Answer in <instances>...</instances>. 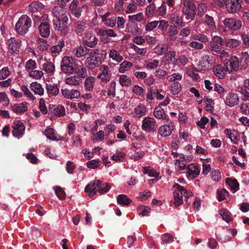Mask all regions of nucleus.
I'll return each mask as SVG.
<instances>
[{"label":"nucleus","mask_w":249,"mask_h":249,"mask_svg":"<svg viewBox=\"0 0 249 249\" xmlns=\"http://www.w3.org/2000/svg\"><path fill=\"white\" fill-rule=\"evenodd\" d=\"M177 33V27L175 26H170L167 32V36H168L169 40L170 41H174L175 38L174 36L176 35Z\"/></svg>","instance_id":"obj_57"},{"label":"nucleus","mask_w":249,"mask_h":249,"mask_svg":"<svg viewBox=\"0 0 249 249\" xmlns=\"http://www.w3.org/2000/svg\"><path fill=\"white\" fill-rule=\"evenodd\" d=\"M157 128L156 121L154 118L150 117H145L142 121V128L147 132H156Z\"/></svg>","instance_id":"obj_11"},{"label":"nucleus","mask_w":249,"mask_h":249,"mask_svg":"<svg viewBox=\"0 0 249 249\" xmlns=\"http://www.w3.org/2000/svg\"><path fill=\"white\" fill-rule=\"evenodd\" d=\"M38 30L42 37L47 38L50 36V29L48 22H41L38 27Z\"/></svg>","instance_id":"obj_27"},{"label":"nucleus","mask_w":249,"mask_h":249,"mask_svg":"<svg viewBox=\"0 0 249 249\" xmlns=\"http://www.w3.org/2000/svg\"><path fill=\"white\" fill-rule=\"evenodd\" d=\"M52 13L56 20L67 23L68 21V17L67 11L65 8L61 6H56L52 9Z\"/></svg>","instance_id":"obj_10"},{"label":"nucleus","mask_w":249,"mask_h":249,"mask_svg":"<svg viewBox=\"0 0 249 249\" xmlns=\"http://www.w3.org/2000/svg\"><path fill=\"white\" fill-rule=\"evenodd\" d=\"M99 70L100 72L98 74L97 77L102 81H108L110 76L108 67L105 65H101Z\"/></svg>","instance_id":"obj_23"},{"label":"nucleus","mask_w":249,"mask_h":249,"mask_svg":"<svg viewBox=\"0 0 249 249\" xmlns=\"http://www.w3.org/2000/svg\"><path fill=\"white\" fill-rule=\"evenodd\" d=\"M125 157V154L124 153L117 150L115 154H114L111 159L116 162H122L124 159Z\"/></svg>","instance_id":"obj_59"},{"label":"nucleus","mask_w":249,"mask_h":249,"mask_svg":"<svg viewBox=\"0 0 249 249\" xmlns=\"http://www.w3.org/2000/svg\"><path fill=\"white\" fill-rule=\"evenodd\" d=\"M147 109L146 106L142 103H139L131 113L134 118H140L146 115Z\"/></svg>","instance_id":"obj_16"},{"label":"nucleus","mask_w":249,"mask_h":249,"mask_svg":"<svg viewBox=\"0 0 249 249\" xmlns=\"http://www.w3.org/2000/svg\"><path fill=\"white\" fill-rule=\"evenodd\" d=\"M12 110L15 113H22L28 110L26 103L22 102L19 104H14L12 106Z\"/></svg>","instance_id":"obj_32"},{"label":"nucleus","mask_w":249,"mask_h":249,"mask_svg":"<svg viewBox=\"0 0 249 249\" xmlns=\"http://www.w3.org/2000/svg\"><path fill=\"white\" fill-rule=\"evenodd\" d=\"M65 45V42L63 40H60L57 44L53 46L51 48V52L53 53H59Z\"/></svg>","instance_id":"obj_58"},{"label":"nucleus","mask_w":249,"mask_h":249,"mask_svg":"<svg viewBox=\"0 0 249 249\" xmlns=\"http://www.w3.org/2000/svg\"><path fill=\"white\" fill-rule=\"evenodd\" d=\"M30 88L35 94L42 96L44 94V90L41 85L37 82L31 83Z\"/></svg>","instance_id":"obj_30"},{"label":"nucleus","mask_w":249,"mask_h":249,"mask_svg":"<svg viewBox=\"0 0 249 249\" xmlns=\"http://www.w3.org/2000/svg\"><path fill=\"white\" fill-rule=\"evenodd\" d=\"M100 17L102 22L105 25L111 28L115 26L116 18L115 17L111 15L110 13L106 12L104 14L101 15Z\"/></svg>","instance_id":"obj_19"},{"label":"nucleus","mask_w":249,"mask_h":249,"mask_svg":"<svg viewBox=\"0 0 249 249\" xmlns=\"http://www.w3.org/2000/svg\"><path fill=\"white\" fill-rule=\"evenodd\" d=\"M182 12L187 19H193L196 13V6L193 0H183Z\"/></svg>","instance_id":"obj_8"},{"label":"nucleus","mask_w":249,"mask_h":249,"mask_svg":"<svg viewBox=\"0 0 249 249\" xmlns=\"http://www.w3.org/2000/svg\"><path fill=\"white\" fill-rule=\"evenodd\" d=\"M142 172L144 174H147L148 176L151 177H156L159 175V173L151 167H144Z\"/></svg>","instance_id":"obj_64"},{"label":"nucleus","mask_w":249,"mask_h":249,"mask_svg":"<svg viewBox=\"0 0 249 249\" xmlns=\"http://www.w3.org/2000/svg\"><path fill=\"white\" fill-rule=\"evenodd\" d=\"M170 21L172 23H175L181 27L185 26V23L182 21V17L178 13H174L172 14Z\"/></svg>","instance_id":"obj_43"},{"label":"nucleus","mask_w":249,"mask_h":249,"mask_svg":"<svg viewBox=\"0 0 249 249\" xmlns=\"http://www.w3.org/2000/svg\"><path fill=\"white\" fill-rule=\"evenodd\" d=\"M241 0H230L226 4V9L231 13H234L241 8Z\"/></svg>","instance_id":"obj_20"},{"label":"nucleus","mask_w":249,"mask_h":249,"mask_svg":"<svg viewBox=\"0 0 249 249\" xmlns=\"http://www.w3.org/2000/svg\"><path fill=\"white\" fill-rule=\"evenodd\" d=\"M86 23L82 21H78L74 24L73 29L77 34H80L84 32L86 29Z\"/></svg>","instance_id":"obj_50"},{"label":"nucleus","mask_w":249,"mask_h":249,"mask_svg":"<svg viewBox=\"0 0 249 249\" xmlns=\"http://www.w3.org/2000/svg\"><path fill=\"white\" fill-rule=\"evenodd\" d=\"M213 71L216 77L218 79H222L226 76V72L227 71L225 67H223L221 64H218L213 68Z\"/></svg>","instance_id":"obj_26"},{"label":"nucleus","mask_w":249,"mask_h":249,"mask_svg":"<svg viewBox=\"0 0 249 249\" xmlns=\"http://www.w3.org/2000/svg\"><path fill=\"white\" fill-rule=\"evenodd\" d=\"M167 56L168 57L167 61L170 62V63L173 65L177 64L178 59L176 57V53L175 51H170Z\"/></svg>","instance_id":"obj_61"},{"label":"nucleus","mask_w":249,"mask_h":249,"mask_svg":"<svg viewBox=\"0 0 249 249\" xmlns=\"http://www.w3.org/2000/svg\"><path fill=\"white\" fill-rule=\"evenodd\" d=\"M174 198L170 202V205L177 207L183 203V196L185 199L191 196L192 193L187 191L183 187L176 183L173 186Z\"/></svg>","instance_id":"obj_2"},{"label":"nucleus","mask_w":249,"mask_h":249,"mask_svg":"<svg viewBox=\"0 0 249 249\" xmlns=\"http://www.w3.org/2000/svg\"><path fill=\"white\" fill-rule=\"evenodd\" d=\"M25 128L23 123L20 120L14 121L13 126V135L18 139L21 138L24 133Z\"/></svg>","instance_id":"obj_15"},{"label":"nucleus","mask_w":249,"mask_h":249,"mask_svg":"<svg viewBox=\"0 0 249 249\" xmlns=\"http://www.w3.org/2000/svg\"><path fill=\"white\" fill-rule=\"evenodd\" d=\"M44 134L48 139L51 140L58 141L60 140L59 138H57L58 135L56 133L54 129L53 128H46L44 131Z\"/></svg>","instance_id":"obj_37"},{"label":"nucleus","mask_w":249,"mask_h":249,"mask_svg":"<svg viewBox=\"0 0 249 249\" xmlns=\"http://www.w3.org/2000/svg\"><path fill=\"white\" fill-rule=\"evenodd\" d=\"M214 60L213 56L205 54L201 57L198 67L201 71L208 70L214 63Z\"/></svg>","instance_id":"obj_13"},{"label":"nucleus","mask_w":249,"mask_h":249,"mask_svg":"<svg viewBox=\"0 0 249 249\" xmlns=\"http://www.w3.org/2000/svg\"><path fill=\"white\" fill-rule=\"evenodd\" d=\"M76 66L77 64L73 57L65 56L63 58L61 64V70L63 72L71 74L75 70L77 71L79 69V68H77Z\"/></svg>","instance_id":"obj_6"},{"label":"nucleus","mask_w":249,"mask_h":249,"mask_svg":"<svg viewBox=\"0 0 249 249\" xmlns=\"http://www.w3.org/2000/svg\"><path fill=\"white\" fill-rule=\"evenodd\" d=\"M181 85L179 82L173 83L169 87L171 93L174 95L178 94L181 90Z\"/></svg>","instance_id":"obj_46"},{"label":"nucleus","mask_w":249,"mask_h":249,"mask_svg":"<svg viewBox=\"0 0 249 249\" xmlns=\"http://www.w3.org/2000/svg\"><path fill=\"white\" fill-rule=\"evenodd\" d=\"M168 82L171 83L178 82L182 79V74L180 73H173L167 77Z\"/></svg>","instance_id":"obj_54"},{"label":"nucleus","mask_w":249,"mask_h":249,"mask_svg":"<svg viewBox=\"0 0 249 249\" xmlns=\"http://www.w3.org/2000/svg\"><path fill=\"white\" fill-rule=\"evenodd\" d=\"M216 193L217 199L219 201L226 199L229 195L228 191L225 189L217 190Z\"/></svg>","instance_id":"obj_63"},{"label":"nucleus","mask_w":249,"mask_h":249,"mask_svg":"<svg viewBox=\"0 0 249 249\" xmlns=\"http://www.w3.org/2000/svg\"><path fill=\"white\" fill-rule=\"evenodd\" d=\"M62 94L66 98L70 99L77 98L80 95V91L77 89H61Z\"/></svg>","instance_id":"obj_24"},{"label":"nucleus","mask_w":249,"mask_h":249,"mask_svg":"<svg viewBox=\"0 0 249 249\" xmlns=\"http://www.w3.org/2000/svg\"><path fill=\"white\" fill-rule=\"evenodd\" d=\"M219 213L222 217L223 220L225 221L226 222H229L232 220V215L231 213L226 209H222L220 210Z\"/></svg>","instance_id":"obj_47"},{"label":"nucleus","mask_w":249,"mask_h":249,"mask_svg":"<svg viewBox=\"0 0 249 249\" xmlns=\"http://www.w3.org/2000/svg\"><path fill=\"white\" fill-rule=\"evenodd\" d=\"M118 203L122 206L128 205L131 203V200L124 194L119 195L117 197Z\"/></svg>","instance_id":"obj_56"},{"label":"nucleus","mask_w":249,"mask_h":249,"mask_svg":"<svg viewBox=\"0 0 249 249\" xmlns=\"http://www.w3.org/2000/svg\"><path fill=\"white\" fill-rule=\"evenodd\" d=\"M54 28L55 30L60 31L61 33L65 36L68 34L69 32V28L67 26V23L62 22L56 20L55 21L54 20L53 21Z\"/></svg>","instance_id":"obj_25"},{"label":"nucleus","mask_w":249,"mask_h":249,"mask_svg":"<svg viewBox=\"0 0 249 249\" xmlns=\"http://www.w3.org/2000/svg\"><path fill=\"white\" fill-rule=\"evenodd\" d=\"M224 26L231 31L239 30L242 26V22L240 19L234 18H226L222 20Z\"/></svg>","instance_id":"obj_12"},{"label":"nucleus","mask_w":249,"mask_h":249,"mask_svg":"<svg viewBox=\"0 0 249 249\" xmlns=\"http://www.w3.org/2000/svg\"><path fill=\"white\" fill-rule=\"evenodd\" d=\"M226 183L229 185L231 190L233 193L236 192L239 189V183L236 179H231L228 178Z\"/></svg>","instance_id":"obj_52"},{"label":"nucleus","mask_w":249,"mask_h":249,"mask_svg":"<svg viewBox=\"0 0 249 249\" xmlns=\"http://www.w3.org/2000/svg\"><path fill=\"white\" fill-rule=\"evenodd\" d=\"M132 91L134 94L139 97H144L145 95V89L138 85H134Z\"/></svg>","instance_id":"obj_51"},{"label":"nucleus","mask_w":249,"mask_h":249,"mask_svg":"<svg viewBox=\"0 0 249 249\" xmlns=\"http://www.w3.org/2000/svg\"><path fill=\"white\" fill-rule=\"evenodd\" d=\"M168 49V45L166 43H159L154 49V53L158 55L164 54Z\"/></svg>","instance_id":"obj_34"},{"label":"nucleus","mask_w":249,"mask_h":249,"mask_svg":"<svg viewBox=\"0 0 249 249\" xmlns=\"http://www.w3.org/2000/svg\"><path fill=\"white\" fill-rule=\"evenodd\" d=\"M109 56L113 60L118 63L121 62L124 59L123 56L118 51L115 49H111L109 51Z\"/></svg>","instance_id":"obj_36"},{"label":"nucleus","mask_w":249,"mask_h":249,"mask_svg":"<svg viewBox=\"0 0 249 249\" xmlns=\"http://www.w3.org/2000/svg\"><path fill=\"white\" fill-rule=\"evenodd\" d=\"M173 129V123L170 122L167 124H164L160 126L158 132L161 137H166L171 134Z\"/></svg>","instance_id":"obj_21"},{"label":"nucleus","mask_w":249,"mask_h":249,"mask_svg":"<svg viewBox=\"0 0 249 249\" xmlns=\"http://www.w3.org/2000/svg\"><path fill=\"white\" fill-rule=\"evenodd\" d=\"M37 44L38 49L42 52L46 51L49 47V42L42 38L37 39Z\"/></svg>","instance_id":"obj_48"},{"label":"nucleus","mask_w":249,"mask_h":249,"mask_svg":"<svg viewBox=\"0 0 249 249\" xmlns=\"http://www.w3.org/2000/svg\"><path fill=\"white\" fill-rule=\"evenodd\" d=\"M187 174L194 178L196 177L200 173L198 166L195 164H191L186 167Z\"/></svg>","instance_id":"obj_33"},{"label":"nucleus","mask_w":249,"mask_h":249,"mask_svg":"<svg viewBox=\"0 0 249 249\" xmlns=\"http://www.w3.org/2000/svg\"><path fill=\"white\" fill-rule=\"evenodd\" d=\"M224 134L229 138L233 143H236L238 141L237 132L234 130L226 128L224 130Z\"/></svg>","instance_id":"obj_31"},{"label":"nucleus","mask_w":249,"mask_h":249,"mask_svg":"<svg viewBox=\"0 0 249 249\" xmlns=\"http://www.w3.org/2000/svg\"><path fill=\"white\" fill-rule=\"evenodd\" d=\"M36 67L37 65L36 62L32 59L28 60L26 62L25 69L28 73L29 72L34 70L36 68Z\"/></svg>","instance_id":"obj_60"},{"label":"nucleus","mask_w":249,"mask_h":249,"mask_svg":"<svg viewBox=\"0 0 249 249\" xmlns=\"http://www.w3.org/2000/svg\"><path fill=\"white\" fill-rule=\"evenodd\" d=\"M132 66L133 64L131 62L124 60L120 64L119 68V71L120 73H124L126 71H130Z\"/></svg>","instance_id":"obj_42"},{"label":"nucleus","mask_w":249,"mask_h":249,"mask_svg":"<svg viewBox=\"0 0 249 249\" xmlns=\"http://www.w3.org/2000/svg\"><path fill=\"white\" fill-rule=\"evenodd\" d=\"M205 24L209 27L211 30H214L216 29L215 23L214 21L213 18L208 15H206L204 17Z\"/></svg>","instance_id":"obj_45"},{"label":"nucleus","mask_w":249,"mask_h":249,"mask_svg":"<svg viewBox=\"0 0 249 249\" xmlns=\"http://www.w3.org/2000/svg\"><path fill=\"white\" fill-rule=\"evenodd\" d=\"M89 49L83 46H79L74 48L73 50V54L79 58L85 56L89 53Z\"/></svg>","instance_id":"obj_28"},{"label":"nucleus","mask_w":249,"mask_h":249,"mask_svg":"<svg viewBox=\"0 0 249 249\" xmlns=\"http://www.w3.org/2000/svg\"><path fill=\"white\" fill-rule=\"evenodd\" d=\"M7 44L9 53L11 54H17L21 46V41L15 37H11L8 39Z\"/></svg>","instance_id":"obj_14"},{"label":"nucleus","mask_w":249,"mask_h":249,"mask_svg":"<svg viewBox=\"0 0 249 249\" xmlns=\"http://www.w3.org/2000/svg\"><path fill=\"white\" fill-rule=\"evenodd\" d=\"M43 72L41 70H33L28 73L29 76L36 80L40 79L43 76Z\"/></svg>","instance_id":"obj_62"},{"label":"nucleus","mask_w":249,"mask_h":249,"mask_svg":"<svg viewBox=\"0 0 249 249\" xmlns=\"http://www.w3.org/2000/svg\"><path fill=\"white\" fill-rule=\"evenodd\" d=\"M101 63L100 57L92 55L87 57L85 61L86 67L89 69H94L99 66Z\"/></svg>","instance_id":"obj_17"},{"label":"nucleus","mask_w":249,"mask_h":249,"mask_svg":"<svg viewBox=\"0 0 249 249\" xmlns=\"http://www.w3.org/2000/svg\"><path fill=\"white\" fill-rule=\"evenodd\" d=\"M190 158L189 157V159ZM184 160L186 161L187 160L180 159L175 160V169L177 172L181 173L186 169V163Z\"/></svg>","instance_id":"obj_44"},{"label":"nucleus","mask_w":249,"mask_h":249,"mask_svg":"<svg viewBox=\"0 0 249 249\" xmlns=\"http://www.w3.org/2000/svg\"><path fill=\"white\" fill-rule=\"evenodd\" d=\"M174 198L170 202V205L177 207L183 203V196L185 199L191 196L192 193L187 191L183 187L176 183L173 186Z\"/></svg>","instance_id":"obj_1"},{"label":"nucleus","mask_w":249,"mask_h":249,"mask_svg":"<svg viewBox=\"0 0 249 249\" xmlns=\"http://www.w3.org/2000/svg\"><path fill=\"white\" fill-rule=\"evenodd\" d=\"M95 78L92 76L88 77L85 81V87L89 91H91L93 89Z\"/></svg>","instance_id":"obj_53"},{"label":"nucleus","mask_w":249,"mask_h":249,"mask_svg":"<svg viewBox=\"0 0 249 249\" xmlns=\"http://www.w3.org/2000/svg\"><path fill=\"white\" fill-rule=\"evenodd\" d=\"M97 38L91 33H87L83 38L84 44L89 47L93 48L97 44Z\"/></svg>","instance_id":"obj_22"},{"label":"nucleus","mask_w":249,"mask_h":249,"mask_svg":"<svg viewBox=\"0 0 249 249\" xmlns=\"http://www.w3.org/2000/svg\"><path fill=\"white\" fill-rule=\"evenodd\" d=\"M42 70L48 74L52 75L55 71V66L51 62L47 61L42 65Z\"/></svg>","instance_id":"obj_41"},{"label":"nucleus","mask_w":249,"mask_h":249,"mask_svg":"<svg viewBox=\"0 0 249 249\" xmlns=\"http://www.w3.org/2000/svg\"><path fill=\"white\" fill-rule=\"evenodd\" d=\"M46 90L50 96H55L59 93V88L57 85L52 84H46Z\"/></svg>","instance_id":"obj_40"},{"label":"nucleus","mask_w":249,"mask_h":249,"mask_svg":"<svg viewBox=\"0 0 249 249\" xmlns=\"http://www.w3.org/2000/svg\"><path fill=\"white\" fill-rule=\"evenodd\" d=\"M239 101L238 95L233 92L228 93L224 99L225 105L230 107L237 105Z\"/></svg>","instance_id":"obj_18"},{"label":"nucleus","mask_w":249,"mask_h":249,"mask_svg":"<svg viewBox=\"0 0 249 249\" xmlns=\"http://www.w3.org/2000/svg\"><path fill=\"white\" fill-rule=\"evenodd\" d=\"M192 38L194 41L190 43L189 46L197 50L203 49L204 48L203 43H206L209 41V38L204 34H193L192 35Z\"/></svg>","instance_id":"obj_7"},{"label":"nucleus","mask_w":249,"mask_h":249,"mask_svg":"<svg viewBox=\"0 0 249 249\" xmlns=\"http://www.w3.org/2000/svg\"><path fill=\"white\" fill-rule=\"evenodd\" d=\"M119 83L122 87H128L132 84L130 78L124 74L120 75Z\"/></svg>","instance_id":"obj_49"},{"label":"nucleus","mask_w":249,"mask_h":249,"mask_svg":"<svg viewBox=\"0 0 249 249\" xmlns=\"http://www.w3.org/2000/svg\"><path fill=\"white\" fill-rule=\"evenodd\" d=\"M87 75V70L81 66L75 72V74L66 78L65 83L70 86H76L82 82V79Z\"/></svg>","instance_id":"obj_5"},{"label":"nucleus","mask_w":249,"mask_h":249,"mask_svg":"<svg viewBox=\"0 0 249 249\" xmlns=\"http://www.w3.org/2000/svg\"><path fill=\"white\" fill-rule=\"evenodd\" d=\"M226 71L229 73H233L238 71L240 61L236 56H231L223 61Z\"/></svg>","instance_id":"obj_9"},{"label":"nucleus","mask_w":249,"mask_h":249,"mask_svg":"<svg viewBox=\"0 0 249 249\" xmlns=\"http://www.w3.org/2000/svg\"><path fill=\"white\" fill-rule=\"evenodd\" d=\"M44 8V5L42 3L38 1H35L31 2L29 5L28 11L31 13H35L36 12H40Z\"/></svg>","instance_id":"obj_29"},{"label":"nucleus","mask_w":249,"mask_h":249,"mask_svg":"<svg viewBox=\"0 0 249 249\" xmlns=\"http://www.w3.org/2000/svg\"><path fill=\"white\" fill-rule=\"evenodd\" d=\"M126 30L127 32L130 33L133 35H141L142 33V30L139 28L137 24H135L132 26L127 25Z\"/></svg>","instance_id":"obj_55"},{"label":"nucleus","mask_w":249,"mask_h":249,"mask_svg":"<svg viewBox=\"0 0 249 249\" xmlns=\"http://www.w3.org/2000/svg\"><path fill=\"white\" fill-rule=\"evenodd\" d=\"M153 114L154 116L159 119L168 120L169 117L166 116L164 110L160 107H157L154 110Z\"/></svg>","instance_id":"obj_39"},{"label":"nucleus","mask_w":249,"mask_h":249,"mask_svg":"<svg viewBox=\"0 0 249 249\" xmlns=\"http://www.w3.org/2000/svg\"><path fill=\"white\" fill-rule=\"evenodd\" d=\"M241 44V41L238 39L227 38L224 40V45L229 48H236Z\"/></svg>","instance_id":"obj_35"},{"label":"nucleus","mask_w":249,"mask_h":249,"mask_svg":"<svg viewBox=\"0 0 249 249\" xmlns=\"http://www.w3.org/2000/svg\"><path fill=\"white\" fill-rule=\"evenodd\" d=\"M110 188L109 183L96 180L88 184L85 188V192L90 197L94 196L97 192L103 194L107 192Z\"/></svg>","instance_id":"obj_3"},{"label":"nucleus","mask_w":249,"mask_h":249,"mask_svg":"<svg viewBox=\"0 0 249 249\" xmlns=\"http://www.w3.org/2000/svg\"><path fill=\"white\" fill-rule=\"evenodd\" d=\"M32 25L31 19L27 15L21 16L16 24V32L20 35H25Z\"/></svg>","instance_id":"obj_4"},{"label":"nucleus","mask_w":249,"mask_h":249,"mask_svg":"<svg viewBox=\"0 0 249 249\" xmlns=\"http://www.w3.org/2000/svg\"><path fill=\"white\" fill-rule=\"evenodd\" d=\"M159 63V60L149 59L144 61V66L147 69L153 70L158 68Z\"/></svg>","instance_id":"obj_38"}]
</instances>
